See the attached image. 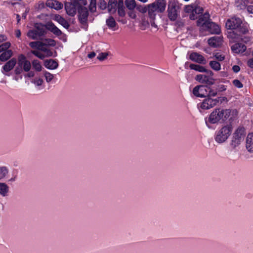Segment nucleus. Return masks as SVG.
<instances>
[{
    "label": "nucleus",
    "instance_id": "obj_1",
    "mask_svg": "<svg viewBox=\"0 0 253 253\" xmlns=\"http://www.w3.org/2000/svg\"><path fill=\"white\" fill-rule=\"evenodd\" d=\"M242 23V19L237 16H233L227 20L225 27L227 29L231 30L227 33V38L230 42H236L242 40L246 42L249 41V37L243 38V35L248 33L249 30Z\"/></svg>",
    "mask_w": 253,
    "mask_h": 253
},
{
    "label": "nucleus",
    "instance_id": "obj_2",
    "mask_svg": "<svg viewBox=\"0 0 253 253\" xmlns=\"http://www.w3.org/2000/svg\"><path fill=\"white\" fill-rule=\"evenodd\" d=\"M166 1L165 0H157L148 5L147 11L150 19H155L156 12H163L165 10Z\"/></svg>",
    "mask_w": 253,
    "mask_h": 253
},
{
    "label": "nucleus",
    "instance_id": "obj_3",
    "mask_svg": "<svg viewBox=\"0 0 253 253\" xmlns=\"http://www.w3.org/2000/svg\"><path fill=\"white\" fill-rule=\"evenodd\" d=\"M232 126L231 123L223 126L216 132L215 135V140L218 143H222L226 141L232 131Z\"/></svg>",
    "mask_w": 253,
    "mask_h": 253
},
{
    "label": "nucleus",
    "instance_id": "obj_4",
    "mask_svg": "<svg viewBox=\"0 0 253 253\" xmlns=\"http://www.w3.org/2000/svg\"><path fill=\"white\" fill-rule=\"evenodd\" d=\"M86 0H70V1H66L65 3V8L67 14L71 16H74L77 13L81 5H86Z\"/></svg>",
    "mask_w": 253,
    "mask_h": 253
},
{
    "label": "nucleus",
    "instance_id": "obj_5",
    "mask_svg": "<svg viewBox=\"0 0 253 253\" xmlns=\"http://www.w3.org/2000/svg\"><path fill=\"white\" fill-rule=\"evenodd\" d=\"M245 135V128L242 126L238 127L233 134L230 143L231 146L233 148L238 146L241 142L244 140Z\"/></svg>",
    "mask_w": 253,
    "mask_h": 253
},
{
    "label": "nucleus",
    "instance_id": "obj_6",
    "mask_svg": "<svg viewBox=\"0 0 253 253\" xmlns=\"http://www.w3.org/2000/svg\"><path fill=\"white\" fill-rule=\"evenodd\" d=\"M86 5H81L78 9L79 20L82 24V28L86 30L87 25V18L88 16V11L87 8L85 6Z\"/></svg>",
    "mask_w": 253,
    "mask_h": 253
},
{
    "label": "nucleus",
    "instance_id": "obj_7",
    "mask_svg": "<svg viewBox=\"0 0 253 253\" xmlns=\"http://www.w3.org/2000/svg\"><path fill=\"white\" fill-rule=\"evenodd\" d=\"M168 16L170 20L174 21L180 12V7L176 4L174 0L169 1L168 7Z\"/></svg>",
    "mask_w": 253,
    "mask_h": 253
},
{
    "label": "nucleus",
    "instance_id": "obj_8",
    "mask_svg": "<svg viewBox=\"0 0 253 253\" xmlns=\"http://www.w3.org/2000/svg\"><path fill=\"white\" fill-rule=\"evenodd\" d=\"M36 29L30 30L27 33V36L33 40H37L39 37L44 35L46 33L44 25L42 24L35 26Z\"/></svg>",
    "mask_w": 253,
    "mask_h": 253
},
{
    "label": "nucleus",
    "instance_id": "obj_9",
    "mask_svg": "<svg viewBox=\"0 0 253 253\" xmlns=\"http://www.w3.org/2000/svg\"><path fill=\"white\" fill-rule=\"evenodd\" d=\"M221 120L223 121L222 109L220 108L215 109L209 118V121L211 124L216 123Z\"/></svg>",
    "mask_w": 253,
    "mask_h": 253
},
{
    "label": "nucleus",
    "instance_id": "obj_10",
    "mask_svg": "<svg viewBox=\"0 0 253 253\" xmlns=\"http://www.w3.org/2000/svg\"><path fill=\"white\" fill-rule=\"evenodd\" d=\"M223 113V121H225L229 120L231 123V122L237 117L238 111L236 109H222Z\"/></svg>",
    "mask_w": 253,
    "mask_h": 253
},
{
    "label": "nucleus",
    "instance_id": "obj_11",
    "mask_svg": "<svg viewBox=\"0 0 253 253\" xmlns=\"http://www.w3.org/2000/svg\"><path fill=\"white\" fill-rule=\"evenodd\" d=\"M208 86L203 85H197L193 89V94L198 97H206L208 96Z\"/></svg>",
    "mask_w": 253,
    "mask_h": 253
},
{
    "label": "nucleus",
    "instance_id": "obj_12",
    "mask_svg": "<svg viewBox=\"0 0 253 253\" xmlns=\"http://www.w3.org/2000/svg\"><path fill=\"white\" fill-rule=\"evenodd\" d=\"M218 102H219L218 99L207 97L202 103L201 108L203 109H209L215 106Z\"/></svg>",
    "mask_w": 253,
    "mask_h": 253
},
{
    "label": "nucleus",
    "instance_id": "obj_13",
    "mask_svg": "<svg viewBox=\"0 0 253 253\" xmlns=\"http://www.w3.org/2000/svg\"><path fill=\"white\" fill-rule=\"evenodd\" d=\"M210 21V16L209 13L206 12L203 14L199 16L197 21L198 26L202 27L205 28Z\"/></svg>",
    "mask_w": 253,
    "mask_h": 253
},
{
    "label": "nucleus",
    "instance_id": "obj_14",
    "mask_svg": "<svg viewBox=\"0 0 253 253\" xmlns=\"http://www.w3.org/2000/svg\"><path fill=\"white\" fill-rule=\"evenodd\" d=\"M17 64L19 66H22L23 70L25 72H29L31 67L30 62L26 60L25 56L23 54L19 56Z\"/></svg>",
    "mask_w": 253,
    "mask_h": 253
},
{
    "label": "nucleus",
    "instance_id": "obj_15",
    "mask_svg": "<svg viewBox=\"0 0 253 253\" xmlns=\"http://www.w3.org/2000/svg\"><path fill=\"white\" fill-rule=\"evenodd\" d=\"M195 80L201 84H206L208 85L213 84L215 82L214 78H209L206 75L202 74L197 75L195 77Z\"/></svg>",
    "mask_w": 253,
    "mask_h": 253
},
{
    "label": "nucleus",
    "instance_id": "obj_16",
    "mask_svg": "<svg viewBox=\"0 0 253 253\" xmlns=\"http://www.w3.org/2000/svg\"><path fill=\"white\" fill-rule=\"evenodd\" d=\"M189 58L191 60L199 64H205L207 63L205 58L202 55L197 52L191 53L190 55Z\"/></svg>",
    "mask_w": 253,
    "mask_h": 253
},
{
    "label": "nucleus",
    "instance_id": "obj_17",
    "mask_svg": "<svg viewBox=\"0 0 253 253\" xmlns=\"http://www.w3.org/2000/svg\"><path fill=\"white\" fill-rule=\"evenodd\" d=\"M222 38L218 36H214L208 40V43L213 47L220 46L222 44Z\"/></svg>",
    "mask_w": 253,
    "mask_h": 253
},
{
    "label": "nucleus",
    "instance_id": "obj_18",
    "mask_svg": "<svg viewBox=\"0 0 253 253\" xmlns=\"http://www.w3.org/2000/svg\"><path fill=\"white\" fill-rule=\"evenodd\" d=\"M205 28L211 34H219L220 32L219 26L216 23L211 21Z\"/></svg>",
    "mask_w": 253,
    "mask_h": 253
},
{
    "label": "nucleus",
    "instance_id": "obj_19",
    "mask_svg": "<svg viewBox=\"0 0 253 253\" xmlns=\"http://www.w3.org/2000/svg\"><path fill=\"white\" fill-rule=\"evenodd\" d=\"M45 26V30L47 29L57 36L62 35V33L53 23L48 22Z\"/></svg>",
    "mask_w": 253,
    "mask_h": 253
},
{
    "label": "nucleus",
    "instance_id": "obj_20",
    "mask_svg": "<svg viewBox=\"0 0 253 253\" xmlns=\"http://www.w3.org/2000/svg\"><path fill=\"white\" fill-rule=\"evenodd\" d=\"M47 6L54 8L56 10H59L63 8V4L56 0H47L46 2Z\"/></svg>",
    "mask_w": 253,
    "mask_h": 253
},
{
    "label": "nucleus",
    "instance_id": "obj_21",
    "mask_svg": "<svg viewBox=\"0 0 253 253\" xmlns=\"http://www.w3.org/2000/svg\"><path fill=\"white\" fill-rule=\"evenodd\" d=\"M16 63V59L14 58H12L8 62H7L5 65L2 67L3 71L2 72L4 73V72H8L10 71L14 67Z\"/></svg>",
    "mask_w": 253,
    "mask_h": 253
},
{
    "label": "nucleus",
    "instance_id": "obj_22",
    "mask_svg": "<svg viewBox=\"0 0 253 253\" xmlns=\"http://www.w3.org/2000/svg\"><path fill=\"white\" fill-rule=\"evenodd\" d=\"M246 149L250 153H253V133L247 135L246 142Z\"/></svg>",
    "mask_w": 253,
    "mask_h": 253
},
{
    "label": "nucleus",
    "instance_id": "obj_23",
    "mask_svg": "<svg viewBox=\"0 0 253 253\" xmlns=\"http://www.w3.org/2000/svg\"><path fill=\"white\" fill-rule=\"evenodd\" d=\"M231 49L235 53H242L246 50V46L242 43L237 42L231 46Z\"/></svg>",
    "mask_w": 253,
    "mask_h": 253
},
{
    "label": "nucleus",
    "instance_id": "obj_24",
    "mask_svg": "<svg viewBox=\"0 0 253 253\" xmlns=\"http://www.w3.org/2000/svg\"><path fill=\"white\" fill-rule=\"evenodd\" d=\"M106 23L108 27L113 31H115L118 28V27H117V24L115 19L111 16L106 19Z\"/></svg>",
    "mask_w": 253,
    "mask_h": 253
},
{
    "label": "nucleus",
    "instance_id": "obj_25",
    "mask_svg": "<svg viewBox=\"0 0 253 253\" xmlns=\"http://www.w3.org/2000/svg\"><path fill=\"white\" fill-rule=\"evenodd\" d=\"M9 191L8 186L4 182H0V195L2 197L8 196Z\"/></svg>",
    "mask_w": 253,
    "mask_h": 253
},
{
    "label": "nucleus",
    "instance_id": "obj_26",
    "mask_svg": "<svg viewBox=\"0 0 253 253\" xmlns=\"http://www.w3.org/2000/svg\"><path fill=\"white\" fill-rule=\"evenodd\" d=\"M44 65L49 69H55L58 66V63L54 60H46L44 61Z\"/></svg>",
    "mask_w": 253,
    "mask_h": 253
},
{
    "label": "nucleus",
    "instance_id": "obj_27",
    "mask_svg": "<svg viewBox=\"0 0 253 253\" xmlns=\"http://www.w3.org/2000/svg\"><path fill=\"white\" fill-rule=\"evenodd\" d=\"M118 6L117 0H109L108 3V10L109 13H114L116 11Z\"/></svg>",
    "mask_w": 253,
    "mask_h": 253
},
{
    "label": "nucleus",
    "instance_id": "obj_28",
    "mask_svg": "<svg viewBox=\"0 0 253 253\" xmlns=\"http://www.w3.org/2000/svg\"><path fill=\"white\" fill-rule=\"evenodd\" d=\"M194 5L195 4L186 5L184 8V11L185 12L191 13V14L190 15V19L191 20H195V19L197 18V17L196 16V15H195V14L194 13Z\"/></svg>",
    "mask_w": 253,
    "mask_h": 253
},
{
    "label": "nucleus",
    "instance_id": "obj_29",
    "mask_svg": "<svg viewBox=\"0 0 253 253\" xmlns=\"http://www.w3.org/2000/svg\"><path fill=\"white\" fill-rule=\"evenodd\" d=\"M13 54L11 50H7L3 52L0 55V60L2 62H4L8 60Z\"/></svg>",
    "mask_w": 253,
    "mask_h": 253
},
{
    "label": "nucleus",
    "instance_id": "obj_30",
    "mask_svg": "<svg viewBox=\"0 0 253 253\" xmlns=\"http://www.w3.org/2000/svg\"><path fill=\"white\" fill-rule=\"evenodd\" d=\"M55 20L64 28L68 29L70 26L69 23L60 15L55 16Z\"/></svg>",
    "mask_w": 253,
    "mask_h": 253
},
{
    "label": "nucleus",
    "instance_id": "obj_31",
    "mask_svg": "<svg viewBox=\"0 0 253 253\" xmlns=\"http://www.w3.org/2000/svg\"><path fill=\"white\" fill-rule=\"evenodd\" d=\"M117 8L119 16L121 17L124 16L125 15V11L123 0H119Z\"/></svg>",
    "mask_w": 253,
    "mask_h": 253
},
{
    "label": "nucleus",
    "instance_id": "obj_32",
    "mask_svg": "<svg viewBox=\"0 0 253 253\" xmlns=\"http://www.w3.org/2000/svg\"><path fill=\"white\" fill-rule=\"evenodd\" d=\"M247 0H236L235 5L239 9H243L246 7Z\"/></svg>",
    "mask_w": 253,
    "mask_h": 253
},
{
    "label": "nucleus",
    "instance_id": "obj_33",
    "mask_svg": "<svg viewBox=\"0 0 253 253\" xmlns=\"http://www.w3.org/2000/svg\"><path fill=\"white\" fill-rule=\"evenodd\" d=\"M9 170L5 166L0 167V180L4 178L8 174Z\"/></svg>",
    "mask_w": 253,
    "mask_h": 253
},
{
    "label": "nucleus",
    "instance_id": "obj_34",
    "mask_svg": "<svg viewBox=\"0 0 253 253\" xmlns=\"http://www.w3.org/2000/svg\"><path fill=\"white\" fill-rule=\"evenodd\" d=\"M45 45L42 42V44L39 46L38 49L44 52L46 54V55H45V57L52 56V52L50 49H48L45 47Z\"/></svg>",
    "mask_w": 253,
    "mask_h": 253
},
{
    "label": "nucleus",
    "instance_id": "obj_35",
    "mask_svg": "<svg viewBox=\"0 0 253 253\" xmlns=\"http://www.w3.org/2000/svg\"><path fill=\"white\" fill-rule=\"evenodd\" d=\"M125 3L126 7L129 10H133L137 5L135 0H126Z\"/></svg>",
    "mask_w": 253,
    "mask_h": 253
},
{
    "label": "nucleus",
    "instance_id": "obj_36",
    "mask_svg": "<svg viewBox=\"0 0 253 253\" xmlns=\"http://www.w3.org/2000/svg\"><path fill=\"white\" fill-rule=\"evenodd\" d=\"M217 94V91L216 88L214 87H211L208 86V96L207 97L211 98V97H214Z\"/></svg>",
    "mask_w": 253,
    "mask_h": 253
},
{
    "label": "nucleus",
    "instance_id": "obj_37",
    "mask_svg": "<svg viewBox=\"0 0 253 253\" xmlns=\"http://www.w3.org/2000/svg\"><path fill=\"white\" fill-rule=\"evenodd\" d=\"M191 69L200 72H204L206 71V69L204 67L194 64H191L189 66Z\"/></svg>",
    "mask_w": 253,
    "mask_h": 253
},
{
    "label": "nucleus",
    "instance_id": "obj_38",
    "mask_svg": "<svg viewBox=\"0 0 253 253\" xmlns=\"http://www.w3.org/2000/svg\"><path fill=\"white\" fill-rule=\"evenodd\" d=\"M209 64L210 67L215 71H219L221 69L220 63L216 61H211Z\"/></svg>",
    "mask_w": 253,
    "mask_h": 253
},
{
    "label": "nucleus",
    "instance_id": "obj_39",
    "mask_svg": "<svg viewBox=\"0 0 253 253\" xmlns=\"http://www.w3.org/2000/svg\"><path fill=\"white\" fill-rule=\"evenodd\" d=\"M42 42L45 45L54 46L56 45L55 41L51 39H45Z\"/></svg>",
    "mask_w": 253,
    "mask_h": 253
},
{
    "label": "nucleus",
    "instance_id": "obj_40",
    "mask_svg": "<svg viewBox=\"0 0 253 253\" xmlns=\"http://www.w3.org/2000/svg\"><path fill=\"white\" fill-rule=\"evenodd\" d=\"M89 9L91 12H94L96 9V0H90Z\"/></svg>",
    "mask_w": 253,
    "mask_h": 253
},
{
    "label": "nucleus",
    "instance_id": "obj_41",
    "mask_svg": "<svg viewBox=\"0 0 253 253\" xmlns=\"http://www.w3.org/2000/svg\"><path fill=\"white\" fill-rule=\"evenodd\" d=\"M33 67L37 71H40L42 70V66L40 62L38 60H34L32 62Z\"/></svg>",
    "mask_w": 253,
    "mask_h": 253
},
{
    "label": "nucleus",
    "instance_id": "obj_42",
    "mask_svg": "<svg viewBox=\"0 0 253 253\" xmlns=\"http://www.w3.org/2000/svg\"><path fill=\"white\" fill-rule=\"evenodd\" d=\"M204 9L203 7L198 6L196 4L194 5V13L195 14H203Z\"/></svg>",
    "mask_w": 253,
    "mask_h": 253
},
{
    "label": "nucleus",
    "instance_id": "obj_43",
    "mask_svg": "<svg viewBox=\"0 0 253 253\" xmlns=\"http://www.w3.org/2000/svg\"><path fill=\"white\" fill-rule=\"evenodd\" d=\"M108 56V52H101L98 54V56L97 57V58L100 61H103L106 59Z\"/></svg>",
    "mask_w": 253,
    "mask_h": 253
},
{
    "label": "nucleus",
    "instance_id": "obj_44",
    "mask_svg": "<svg viewBox=\"0 0 253 253\" xmlns=\"http://www.w3.org/2000/svg\"><path fill=\"white\" fill-rule=\"evenodd\" d=\"M42 44V42H30L29 45L33 48H37L38 49L39 46H40V45H41Z\"/></svg>",
    "mask_w": 253,
    "mask_h": 253
},
{
    "label": "nucleus",
    "instance_id": "obj_45",
    "mask_svg": "<svg viewBox=\"0 0 253 253\" xmlns=\"http://www.w3.org/2000/svg\"><path fill=\"white\" fill-rule=\"evenodd\" d=\"M44 76L47 83L50 82L53 78V75L47 72H44Z\"/></svg>",
    "mask_w": 253,
    "mask_h": 253
},
{
    "label": "nucleus",
    "instance_id": "obj_46",
    "mask_svg": "<svg viewBox=\"0 0 253 253\" xmlns=\"http://www.w3.org/2000/svg\"><path fill=\"white\" fill-rule=\"evenodd\" d=\"M31 53L41 59H43L45 57V55L44 54H43L36 50H32Z\"/></svg>",
    "mask_w": 253,
    "mask_h": 253
},
{
    "label": "nucleus",
    "instance_id": "obj_47",
    "mask_svg": "<svg viewBox=\"0 0 253 253\" xmlns=\"http://www.w3.org/2000/svg\"><path fill=\"white\" fill-rule=\"evenodd\" d=\"M136 9L138 10L139 12L144 13L147 11V7L146 6H143L140 5H137L136 6Z\"/></svg>",
    "mask_w": 253,
    "mask_h": 253
},
{
    "label": "nucleus",
    "instance_id": "obj_48",
    "mask_svg": "<svg viewBox=\"0 0 253 253\" xmlns=\"http://www.w3.org/2000/svg\"><path fill=\"white\" fill-rule=\"evenodd\" d=\"M233 84L237 87L240 88L243 87V85L242 83L238 80H234L233 81Z\"/></svg>",
    "mask_w": 253,
    "mask_h": 253
},
{
    "label": "nucleus",
    "instance_id": "obj_49",
    "mask_svg": "<svg viewBox=\"0 0 253 253\" xmlns=\"http://www.w3.org/2000/svg\"><path fill=\"white\" fill-rule=\"evenodd\" d=\"M99 7L101 9H105L106 8V2L104 0H100L98 3Z\"/></svg>",
    "mask_w": 253,
    "mask_h": 253
},
{
    "label": "nucleus",
    "instance_id": "obj_50",
    "mask_svg": "<svg viewBox=\"0 0 253 253\" xmlns=\"http://www.w3.org/2000/svg\"><path fill=\"white\" fill-rule=\"evenodd\" d=\"M4 51L8 50V49L10 47L11 44L9 42H6L1 44Z\"/></svg>",
    "mask_w": 253,
    "mask_h": 253
},
{
    "label": "nucleus",
    "instance_id": "obj_51",
    "mask_svg": "<svg viewBox=\"0 0 253 253\" xmlns=\"http://www.w3.org/2000/svg\"><path fill=\"white\" fill-rule=\"evenodd\" d=\"M214 57L220 61H223L225 59L224 56L219 54V53H216L214 54Z\"/></svg>",
    "mask_w": 253,
    "mask_h": 253
},
{
    "label": "nucleus",
    "instance_id": "obj_52",
    "mask_svg": "<svg viewBox=\"0 0 253 253\" xmlns=\"http://www.w3.org/2000/svg\"><path fill=\"white\" fill-rule=\"evenodd\" d=\"M216 88L217 92H222V91H225L226 89V86L223 84L219 85Z\"/></svg>",
    "mask_w": 253,
    "mask_h": 253
},
{
    "label": "nucleus",
    "instance_id": "obj_53",
    "mask_svg": "<svg viewBox=\"0 0 253 253\" xmlns=\"http://www.w3.org/2000/svg\"><path fill=\"white\" fill-rule=\"evenodd\" d=\"M23 70L22 66H19L18 65L15 69V73L16 75H19L22 73Z\"/></svg>",
    "mask_w": 253,
    "mask_h": 253
},
{
    "label": "nucleus",
    "instance_id": "obj_54",
    "mask_svg": "<svg viewBox=\"0 0 253 253\" xmlns=\"http://www.w3.org/2000/svg\"><path fill=\"white\" fill-rule=\"evenodd\" d=\"M43 80L42 79H35L33 81V83L37 86H40V85H41L43 83Z\"/></svg>",
    "mask_w": 253,
    "mask_h": 253
},
{
    "label": "nucleus",
    "instance_id": "obj_55",
    "mask_svg": "<svg viewBox=\"0 0 253 253\" xmlns=\"http://www.w3.org/2000/svg\"><path fill=\"white\" fill-rule=\"evenodd\" d=\"M204 72L206 73V75L209 78H213L212 77L213 75V73L211 70H208L206 69V71Z\"/></svg>",
    "mask_w": 253,
    "mask_h": 253
},
{
    "label": "nucleus",
    "instance_id": "obj_56",
    "mask_svg": "<svg viewBox=\"0 0 253 253\" xmlns=\"http://www.w3.org/2000/svg\"><path fill=\"white\" fill-rule=\"evenodd\" d=\"M247 11L249 13L253 14V2L249 5L246 6Z\"/></svg>",
    "mask_w": 253,
    "mask_h": 253
},
{
    "label": "nucleus",
    "instance_id": "obj_57",
    "mask_svg": "<svg viewBox=\"0 0 253 253\" xmlns=\"http://www.w3.org/2000/svg\"><path fill=\"white\" fill-rule=\"evenodd\" d=\"M128 15L130 18L133 19H135L136 17V15L133 10H130V11L128 12Z\"/></svg>",
    "mask_w": 253,
    "mask_h": 253
},
{
    "label": "nucleus",
    "instance_id": "obj_58",
    "mask_svg": "<svg viewBox=\"0 0 253 253\" xmlns=\"http://www.w3.org/2000/svg\"><path fill=\"white\" fill-rule=\"evenodd\" d=\"M247 64L250 68H253V58L248 61Z\"/></svg>",
    "mask_w": 253,
    "mask_h": 253
},
{
    "label": "nucleus",
    "instance_id": "obj_59",
    "mask_svg": "<svg viewBox=\"0 0 253 253\" xmlns=\"http://www.w3.org/2000/svg\"><path fill=\"white\" fill-rule=\"evenodd\" d=\"M232 70L235 73H238L240 71V68L238 65H234L232 67Z\"/></svg>",
    "mask_w": 253,
    "mask_h": 253
},
{
    "label": "nucleus",
    "instance_id": "obj_60",
    "mask_svg": "<svg viewBox=\"0 0 253 253\" xmlns=\"http://www.w3.org/2000/svg\"><path fill=\"white\" fill-rule=\"evenodd\" d=\"M6 40L7 38L5 35L2 34L0 35V43L2 42L5 41Z\"/></svg>",
    "mask_w": 253,
    "mask_h": 253
},
{
    "label": "nucleus",
    "instance_id": "obj_61",
    "mask_svg": "<svg viewBox=\"0 0 253 253\" xmlns=\"http://www.w3.org/2000/svg\"><path fill=\"white\" fill-rule=\"evenodd\" d=\"M219 100V102H220V103H222L224 101L227 102L228 100L226 97H220L217 98Z\"/></svg>",
    "mask_w": 253,
    "mask_h": 253
},
{
    "label": "nucleus",
    "instance_id": "obj_62",
    "mask_svg": "<svg viewBox=\"0 0 253 253\" xmlns=\"http://www.w3.org/2000/svg\"><path fill=\"white\" fill-rule=\"evenodd\" d=\"M96 55V54L94 52H90V53H89L88 55H87V57L89 58H92L93 57H94Z\"/></svg>",
    "mask_w": 253,
    "mask_h": 253
},
{
    "label": "nucleus",
    "instance_id": "obj_63",
    "mask_svg": "<svg viewBox=\"0 0 253 253\" xmlns=\"http://www.w3.org/2000/svg\"><path fill=\"white\" fill-rule=\"evenodd\" d=\"M154 19H150V23H151V25L152 27H154L155 28H157V25L156 24L155 21H154Z\"/></svg>",
    "mask_w": 253,
    "mask_h": 253
},
{
    "label": "nucleus",
    "instance_id": "obj_64",
    "mask_svg": "<svg viewBox=\"0 0 253 253\" xmlns=\"http://www.w3.org/2000/svg\"><path fill=\"white\" fill-rule=\"evenodd\" d=\"M34 76V73L33 72H30L27 74L25 75V77H28L29 78L33 77Z\"/></svg>",
    "mask_w": 253,
    "mask_h": 253
}]
</instances>
